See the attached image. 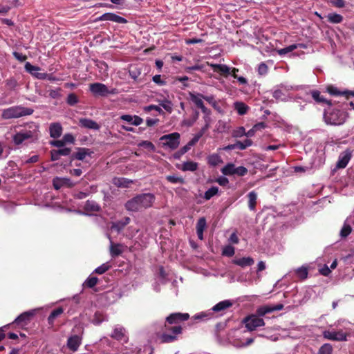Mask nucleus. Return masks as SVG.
I'll return each instance as SVG.
<instances>
[{"instance_id":"4be33fe9","label":"nucleus","mask_w":354,"mask_h":354,"mask_svg":"<svg viewBox=\"0 0 354 354\" xmlns=\"http://www.w3.org/2000/svg\"><path fill=\"white\" fill-rule=\"evenodd\" d=\"M131 221V218L125 216L120 221L112 222V230H115L118 233L120 232Z\"/></svg>"},{"instance_id":"37998d69","label":"nucleus","mask_w":354,"mask_h":354,"mask_svg":"<svg viewBox=\"0 0 354 354\" xmlns=\"http://www.w3.org/2000/svg\"><path fill=\"white\" fill-rule=\"evenodd\" d=\"M333 346L328 343L324 344L319 349L317 354H332Z\"/></svg>"},{"instance_id":"6ab92c4d","label":"nucleus","mask_w":354,"mask_h":354,"mask_svg":"<svg viewBox=\"0 0 354 354\" xmlns=\"http://www.w3.org/2000/svg\"><path fill=\"white\" fill-rule=\"evenodd\" d=\"M71 149L68 147H64L59 149H54L50 151L51 160L55 161L59 159L61 156H66L70 155Z\"/></svg>"},{"instance_id":"3c124183","label":"nucleus","mask_w":354,"mask_h":354,"mask_svg":"<svg viewBox=\"0 0 354 354\" xmlns=\"http://www.w3.org/2000/svg\"><path fill=\"white\" fill-rule=\"evenodd\" d=\"M232 136L234 138H241L242 136H245V128L243 127H240L236 129H234L232 133Z\"/></svg>"},{"instance_id":"4468645a","label":"nucleus","mask_w":354,"mask_h":354,"mask_svg":"<svg viewBox=\"0 0 354 354\" xmlns=\"http://www.w3.org/2000/svg\"><path fill=\"white\" fill-rule=\"evenodd\" d=\"M82 344V337L78 335H73L68 337L67 340L68 348L75 352L77 351L79 346Z\"/></svg>"},{"instance_id":"a19ab883","label":"nucleus","mask_w":354,"mask_h":354,"mask_svg":"<svg viewBox=\"0 0 354 354\" xmlns=\"http://www.w3.org/2000/svg\"><path fill=\"white\" fill-rule=\"evenodd\" d=\"M218 192V188L217 187H212L209 189H208L204 194L203 198L208 201L211 199L214 196L217 194Z\"/></svg>"},{"instance_id":"423d86ee","label":"nucleus","mask_w":354,"mask_h":354,"mask_svg":"<svg viewBox=\"0 0 354 354\" xmlns=\"http://www.w3.org/2000/svg\"><path fill=\"white\" fill-rule=\"evenodd\" d=\"M34 110L30 108L21 106H14L2 111L1 117L3 119L9 120L18 118L32 114Z\"/></svg>"},{"instance_id":"aec40b11","label":"nucleus","mask_w":354,"mask_h":354,"mask_svg":"<svg viewBox=\"0 0 354 354\" xmlns=\"http://www.w3.org/2000/svg\"><path fill=\"white\" fill-rule=\"evenodd\" d=\"M53 185L55 189L58 190L62 187L66 185L68 187L73 186V183L68 178H59L56 177L53 180Z\"/></svg>"},{"instance_id":"864d4df0","label":"nucleus","mask_w":354,"mask_h":354,"mask_svg":"<svg viewBox=\"0 0 354 354\" xmlns=\"http://www.w3.org/2000/svg\"><path fill=\"white\" fill-rule=\"evenodd\" d=\"M235 253L234 248L231 245L225 246L222 252V254L226 257H232Z\"/></svg>"},{"instance_id":"2f4dec72","label":"nucleus","mask_w":354,"mask_h":354,"mask_svg":"<svg viewBox=\"0 0 354 354\" xmlns=\"http://www.w3.org/2000/svg\"><path fill=\"white\" fill-rule=\"evenodd\" d=\"M222 162V158L218 153H213L207 157V163L210 166L216 167Z\"/></svg>"},{"instance_id":"c85d7f7f","label":"nucleus","mask_w":354,"mask_h":354,"mask_svg":"<svg viewBox=\"0 0 354 354\" xmlns=\"http://www.w3.org/2000/svg\"><path fill=\"white\" fill-rule=\"evenodd\" d=\"M189 98L191 101L196 106V107L201 109L203 107L204 103L203 102V97H201L200 95H203L201 93H194L192 92H189Z\"/></svg>"},{"instance_id":"680f3d73","label":"nucleus","mask_w":354,"mask_h":354,"mask_svg":"<svg viewBox=\"0 0 354 354\" xmlns=\"http://www.w3.org/2000/svg\"><path fill=\"white\" fill-rule=\"evenodd\" d=\"M62 140L66 145V143H73L75 138L71 133H66L63 136Z\"/></svg>"},{"instance_id":"72a5a7b5","label":"nucleus","mask_w":354,"mask_h":354,"mask_svg":"<svg viewBox=\"0 0 354 354\" xmlns=\"http://www.w3.org/2000/svg\"><path fill=\"white\" fill-rule=\"evenodd\" d=\"M248 207L250 210H254L257 205V194L254 191H252L248 194Z\"/></svg>"},{"instance_id":"bb28decb","label":"nucleus","mask_w":354,"mask_h":354,"mask_svg":"<svg viewBox=\"0 0 354 354\" xmlns=\"http://www.w3.org/2000/svg\"><path fill=\"white\" fill-rule=\"evenodd\" d=\"M233 303L230 300H223L216 304L213 308L212 310L214 312H220L225 310L227 308L232 307Z\"/></svg>"},{"instance_id":"a878e982","label":"nucleus","mask_w":354,"mask_h":354,"mask_svg":"<svg viewBox=\"0 0 354 354\" xmlns=\"http://www.w3.org/2000/svg\"><path fill=\"white\" fill-rule=\"evenodd\" d=\"M84 209L87 212L86 214H88V212L100 211V207L95 201L88 200L84 206ZM80 214H85L82 212H80Z\"/></svg>"},{"instance_id":"c9c22d12","label":"nucleus","mask_w":354,"mask_h":354,"mask_svg":"<svg viewBox=\"0 0 354 354\" xmlns=\"http://www.w3.org/2000/svg\"><path fill=\"white\" fill-rule=\"evenodd\" d=\"M18 6V0L8 1L5 4L0 5V14L7 13L12 6Z\"/></svg>"},{"instance_id":"7ed1b4c3","label":"nucleus","mask_w":354,"mask_h":354,"mask_svg":"<svg viewBox=\"0 0 354 354\" xmlns=\"http://www.w3.org/2000/svg\"><path fill=\"white\" fill-rule=\"evenodd\" d=\"M39 127L37 125L29 126L21 129L13 136L12 140L16 145H19L26 140L34 141L38 137Z\"/></svg>"},{"instance_id":"13d9d810","label":"nucleus","mask_w":354,"mask_h":354,"mask_svg":"<svg viewBox=\"0 0 354 354\" xmlns=\"http://www.w3.org/2000/svg\"><path fill=\"white\" fill-rule=\"evenodd\" d=\"M109 267H110V266H109V263H104L102 266L97 267L94 270V272L97 273V274H103V273H104L106 271H107L109 270Z\"/></svg>"},{"instance_id":"473e14b6","label":"nucleus","mask_w":354,"mask_h":354,"mask_svg":"<svg viewBox=\"0 0 354 354\" xmlns=\"http://www.w3.org/2000/svg\"><path fill=\"white\" fill-rule=\"evenodd\" d=\"M234 109L241 115H245L249 110V106L242 102H236L234 104Z\"/></svg>"},{"instance_id":"c756f323","label":"nucleus","mask_w":354,"mask_h":354,"mask_svg":"<svg viewBox=\"0 0 354 354\" xmlns=\"http://www.w3.org/2000/svg\"><path fill=\"white\" fill-rule=\"evenodd\" d=\"M112 183L118 187H129L133 181L125 178H114L112 179Z\"/></svg>"},{"instance_id":"1a4fd4ad","label":"nucleus","mask_w":354,"mask_h":354,"mask_svg":"<svg viewBox=\"0 0 354 354\" xmlns=\"http://www.w3.org/2000/svg\"><path fill=\"white\" fill-rule=\"evenodd\" d=\"M323 336L325 339L333 341H344L346 340V334L342 330L339 331H330L325 330L323 333Z\"/></svg>"},{"instance_id":"b1692460","label":"nucleus","mask_w":354,"mask_h":354,"mask_svg":"<svg viewBox=\"0 0 354 354\" xmlns=\"http://www.w3.org/2000/svg\"><path fill=\"white\" fill-rule=\"evenodd\" d=\"M211 66L214 72L218 73L225 77L230 75V68L227 65L215 64H212Z\"/></svg>"},{"instance_id":"a18cd8bd","label":"nucleus","mask_w":354,"mask_h":354,"mask_svg":"<svg viewBox=\"0 0 354 354\" xmlns=\"http://www.w3.org/2000/svg\"><path fill=\"white\" fill-rule=\"evenodd\" d=\"M297 48H298V45L292 44L286 48L279 49L277 50V52L279 55H284L288 53L293 51L294 50L297 49Z\"/></svg>"},{"instance_id":"2eb2a0df","label":"nucleus","mask_w":354,"mask_h":354,"mask_svg":"<svg viewBox=\"0 0 354 354\" xmlns=\"http://www.w3.org/2000/svg\"><path fill=\"white\" fill-rule=\"evenodd\" d=\"M312 98L314 101L319 104H328L329 106H332L334 103L331 100H328L324 96L321 95V92L318 90H312L310 92Z\"/></svg>"},{"instance_id":"20e7f679","label":"nucleus","mask_w":354,"mask_h":354,"mask_svg":"<svg viewBox=\"0 0 354 354\" xmlns=\"http://www.w3.org/2000/svg\"><path fill=\"white\" fill-rule=\"evenodd\" d=\"M169 324L165 321L164 331L160 337L161 343H171L178 339V335L183 332V328L180 325H174Z\"/></svg>"},{"instance_id":"69168bd1","label":"nucleus","mask_w":354,"mask_h":354,"mask_svg":"<svg viewBox=\"0 0 354 354\" xmlns=\"http://www.w3.org/2000/svg\"><path fill=\"white\" fill-rule=\"evenodd\" d=\"M201 109L202 112L205 114V116H204L205 121L207 122V120H210L209 115L212 113L211 110L207 109V107H205V105L203 106V107L201 108Z\"/></svg>"},{"instance_id":"c03bdc74","label":"nucleus","mask_w":354,"mask_h":354,"mask_svg":"<svg viewBox=\"0 0 354 354\" xmlns=\"http://www.w3.org/2000/svg\"><path fill=\"white\" fill-rule=\"evenodd\" d=\"M328 19L330 23L339 24L343 21V17L339 14L333 13L328 15Z\"/></svg>"},{"instance_id":"dca6fc26","label":"nucleus","mask_w":354,"mask_h":354,"mask_svg":"<svg viewBox=\"0 0 354 354\" xmlns=\"http://www.w3.org/2000/svg\"><path fill=\"white\" fill-rule=\"evenodd\" d=\"M79 126L82 128L93 130H99L100 128V124L89 118H80L79 120Z\"/></svg>"},{"instance_id":"e433bc0d","label":"nucleus","mask_w":354,"mask_h":354,"mask_svg":"<svg viewBox=\"0 0 354 354\" xmlns=\"http://www.w3.org/2000/svg\"><path fill=\"white\" fill-rule=\"evenodd\" d=\"M236 167L233 163H228L221 169V172L225 176L235 175Z\"/></svg>"},{"instance_id":"f8f14e48","label":"nucleus","mask_w":354,"mask_h":354,"mask_svg":"<svg viewBox=\"0 0 354 354\" xmlns=\"http://www.w3.org/2000/svg\"><path fill=\"white\" fill-rule=\"evenodd\" d=\"M352 157V152L349 149H346V151L342 152L339 156L338 161L336 164V167L337 169H344L345 168L348 162L350 161Z\"/></svg>"},{"instance_id":"58836bf2","label":"nucleus","mask_w":354,"mask_h":354,"mask_svg":"<svg viewBox=\"0 0 354 354\" xmlns=\"http://www.w3.org/2000/svg\"><path fill=\"white\" fill-rule=\"evenodd\" d=\"M126 248L127 246L122 244H115L112 243V257L121 254Z\"/></svg>"},{"instance_id":"0eeeda50","label":"nucleus","mask_w":354,"mask_h":354,"mask_svg":"<svg viewBox=\"0 0 354 354\" xmlns=\"http://www.w3.org/2000/svg\"><path fill=\"white\" fill-rule=\"evenodd\" d=\"M164 148L174 150L180 144V133L177 132L166 134L160 138Z\"/></svg>"},{"instance_id":"de8ad7c7","label":"nucleus","mask_w":354,"mask_h":354,"mask_svg":"<svg viewBox=\"0 0 354 354\" xmlns=\"http://www.w3.org/2000/svg\"><path fill=\"white\" fill-rule=\"evenodd\" d=\"M201 97H203V99L205 100L206 102H207L210 105L213 106L215 109H218V103L216 100H215V97L214 95H200Z\"/></svg>"},{"instance_id":"4c0bfd02","label":"nucleus","mask_w":354,"mask_h":354,"mask_svg":"<svg viewBox=\"0 0 354 354\" xmlns=\"http://www.w3.org/2000/svg\"><path fill=\"white\" fill-rule=\"evenodd\" d=\"M129 75L134 81H138V78L141 75V68L137 66H131L129 70Z\"/></svg>"},{"instance_id":"9b49d317","label":"nucleus","mask_w":354,"mask_h":354,"mask_svg":"<svg viewBox=\"0 0 354 354\" xmlns=\"http://www.w3.org/2000/svg\"><path fill=\"white\" fill-rule=\"evenodd\" d=\"M25 69L28 73H29L30 74H31L32 75H33L39 80H45L48 76L47 73L39 72V67L33 66L30 62L26 63Z\"/></svg>"},{"instance_id":"a211bd4d","label":"nucleus","mask_w":354,"mask_h":354,"mask_svg":"<svg viewBox=\"0 0 354 354\" xmlns=\"http://www.w3.org/2000/svg\"><path fill=\"white\" fill-rule=\"evenodd\" d=\"M35 314V310H32L30 311H26L21 313L19 315L14 321V323L19 325V324H26L28 322H30L31 317H32Z\"/></svg>"},{"instance_id":"7c9ffc66","label":"nucleus","mask_w":354,"mask_h":354,"mask_svg":"<svg viewBox=\"0 0 354 354\" xmlns=\"http://www.w3.org/2000/svg\"><path fill=\"white\" fill-rule=\"evenodd\" d=\"M198 165L197 162L194 161H187L183 162L181 167H178V169L183 171H195L197 170Z\"/></svg>"},{"instance_id":"338daca9","label":"nucleus","mask_w":354,"mask_h":354,"mask_svg":"<svg viewBox=\"0 0 354 354\" xmlns=\"http://www.w3.org/2000/svg\"><path fill=\"white\" fill-rule=\"evenodd\" d=\"M152 80H153V82H155L156 84H157L160 86H162L166 84V82L165 81L162 80L160 75H154L153 77Z\"/></svg>"},{"instance_id":"f257e3e1","label":"nucleus","mask_w":354,"mask_h":354,"mask_svg":"<svg viewBox=\"0 0 354 354\" xmlns=\"http://www.w3.org/2000/svg\"><path fill=\"white\" fill-rule=\"evenodd\" d=\"M283 308L282 304L277 305H264L259 306L254 314H251L243 318L242 322L249 331L255 330L257 328L265 326V322L262 318L266 315Z\"/></svg>"},{"instance_id":"5701e85b","label":"nucleus","mask_w":354,"mask_h":354,"mask_svg":"<svg viewBox=\"0 0 354 354\" xmlns=\"http://www.w3.org/2000/svg\"><path fill=\"white\" fill-rule=\"evenodd\" d=\"M49 133L51 138H58L62 133V127L59 123H53L50 125Z\"/></svg>"},{"instance_id":"cd10ccee","label":"nucleus","mask_w":354,"mask_h":354,"mask_svg":"<svg viewBox=\"0 0 354 354\" xmlns=\"http://www.w3.org/2000/svg\"><path fill=\"white\" fill-rule=\"evenodd\" d=\"M92 152L90 149L86 148H78V151L77 153H73L71 156L72 159H77L80 160H83L86 156H90Z\"/></svg>"},{"instance_id":"09e8293b","label":"nucleus","mask_w":354,"mask_h":354,"mask_svg":"<svg viewBox=\"0 0 354 354\" xmlns=\"http://www.w3.org/2000/svg\"><path fill=\"white\" fill-rule=\"evenodd\" d=\"M5 82L6 86L10 90H14L18 86L17 80L14 77L7 79Z\"/></svg>"},{"instance_id":"9d476101","label":"nucleus","mask_w":354,"mask_h":354,"mask_svg":"<svg viewBox=\"0 0 354 354\" xmlns=\"http://www.w3.org/2000/svg\"><path fill=\"white\" fill-rule=\"evenodd\" d=\"M189 318L188 313H175L170 314L166 318V321L169 324L178 325L179 323L186 321Z\"/></svg>"},{"instance_id":"412c9836","label":"nucleus","mask_w":354,"mask_h":354,"mask_svg":"<svg viewBox=\"0 0 354 354\" xmlns=\"http://www.w3.org/2000/svg\"><path fill=\"white\" fill-rule=\"evenodd\" d=\"M232 263L235 265H237L241 268H245L247 266H251L254 264V260L253 258L250 257H242L239 259H234L232 260Z\"/></svg>"},{"instance_id":"f03ea898","label":"nucleus","mask_w":354,"mask_h":354,"mask_svg":"<svg viewBox=\"0 0 354 354\" xmlns=\"http://www.w3.org/2000/svg\"><path fill=\"white\" fill-rule=\"evenodd\" d=\"M155 199V196L151 193L138 194L125 203V207L128 211L138 212L151 207Z\"/></svg>"},{"instance_id":"6e6d98bb","label":"nucleus","mask_w":354,"mask_h":354,"mask_svg":"<svg viewBox=\"0 0 354 354\" xmlns=\"http://www.w3.org/2000/svg\"><path fill=\"white\" fill-rule=\"evenodd\" d=\"M191 149V147L187 144L182 148H180L175 154L174 157L176 158H179L181 156L187 153L189 149Z\"/></svg>"},{"instance_id":"774afa93","label":"nucleus","mask_w":354,"mask_h":354,"mask_svg":"<svg viewBox=\"0 0 354 354\" xmlns=\"http://www.w3.org/2000/svg\"><path fill=\"white\" fill-rule=\"evenodd\" d=\"M273 97L277 100H282L283 99L284 94L281 90H276L272 93Z\"/></svg>"},{"instance_id":"ddd939ff","label":"nucleus","mask_w":354,"mask_h":354,"mask_svg":"<svg viewBox=\"0 0 354 354\" xmlns=\"http://www.w3.org/2000/svg\"><path fill=\"white\" fill-rule=\"evenodd\" d=\"M327 92L331 95H343L348 100L351 96L354 97V91L345 90L340 91L338 88L333 85H329L326 87Z\"/></svg>"},{"instance_id":"39448f33","label":"nucleus","mask_w":354,"mask_h":354,"mask_svg":"<svg viewBox=\"0 0 354 354\" xmlns=\"http://www.w3.org/2000/svg\"><path fill=\"white\" fill-rule=\"evenodd\" d=\"M346 117L347 113L345 111L337 109L325 111L324 113V120L325 122L330 125H341L344 124Z\"/></svg>"},{"instance_id":"0e129e2a","label":"nucleus","mask_w":354,"mask_h":354,"mask_svg":"<svg viewBox=\"0 0 354 354\" xmlns=\"http://www.w3.org/2000/svg\"><path fill=\"white\" fill-rule=\"evenodd\" d=\"M268 69V66L265 63L262 62L259 65L258 72L260 75H265L267 73Z\"/></svg>"},{"instance_id":"49530a36","label":"nucleus","mask_w":354,"mask_h":354,"mask_svg":"<svg viewBox=\"0 0 354 354\" xmlns=\"http://www.w3.org/2000/svg\"><path fill=\"white\" fill-rule=\"evenodd\" d=\"M252 145V141L250 139H245L244 141H236V145L237 146V149L240 150H244L248 147H250Z\"/></svg>"},{"instance_id":"4d7b16f0","label":"nucleus","mask_w":354,"mask_h":354,"mask_svg":"<svg viewBox=\"0 0 354 354\" xmlns=\"http://www.w3.org/2000/svg\"><path fill=\"white\" fill-rule=\"evenodd\" d=\"M352 231V228L349 225H344L340 231V235L342 237H346L348 236Z\"/></svg>"},{"instance_id":"5fc2aeb1","label":"nucleus","mask_w":354,"mask_h":354,"mask_svg":"<svg viewBox=\"0 0 354 354\" xmlns=\"http://www.w3.org/2000/svg\"><path fill=\"white\" fill-rule=\"evenodd\" d=\"M66 102L71 106L75 105L78 102L77 96L73 93H70L67 97Z\"/></svg>"},{"instance_id":"f704fd0d","label":"nucleus","mask_w":354,"mask_h":354,"mask_svg":"<svg viewBox=\"0 0 354 354\" xmlns=\"http://www.w3.org/2000/svg\"><path fill=\"white\" fill-rule=\"evenodd\" d=\"M165 179L169 183H172V184L183 185L185 183V180L182 176H178L175 174L167 175L165 176Z\"/></svg>"},{"instance_id":"79ce46f5","label":"nucleus","mask_w":354,"mask_h":354,"mask_svg":"<svg viewBox=\"0 0 354 354\" xmlns=\"http://www.w3.org/2000/svg\"><path fill=\"white\" fill-rule=\"evenodd\" d=\"M138 147H142L150 152H154L156 151L154 145L148 140L142 141L138 144Z\"/></svg>"},{"instance_id":"f3484780","label":"nucleus","mask_w":354,"mask_h":354,"mask_svg":"<svg viewBox=\"0 0 354 354\" xmlns=\"http://www.w3.org/2000/svg\"><path fill=\"white\" fill-rule=\"evenodd\" d=\"M112 338H114L122 343L127 342L129 338L126 330L123 327H116L112 333Z\"/></svg>"},{"instance_id":"6e6552de","label":"nucleus","mask_w":354,"mask_h":354,"mask_svg":"<svg viewBox=\"0 0 354 354\" xmlns=\"http://www.w3.org/2000/svg\"><path fill=\"white\" fill-rule=\"evenodd\" d=\"M89 88L95 96L105 97L111 93L109 88L102 83L91 84Z\"/></svg>"},{"instance_id":"bf43d9fd","label":"nucleus","mask_w":354,"mask_h":354,"mask_svg":"<svg viewBox=\"0 0 354 354\" xmlns=\"http://www.w3.org/2000/svg\"><path fill=\"white\" fill-rule=\"evenodd\" d=\"M248 173V169L243 166H239L235 169V175L244 176Z\"/></svg>"},{"instance_id":"393cba45","label":"nucleus","mask_w":354,"mask_h":354,"mask_svg":"<svg viewBox=\"0 0 354 354\" xmlns=\"http://www.w3.org/2000/svg\"><path fill=\"white\" fill-rule=\"evenodd\" d=\"M207 226L206 219L205 217L200 218L196 223V233L200 240H203V232Z\"/></svg>"},{"instance_id":"603ef678","label":"nucleus","mask_w":354,"mask_h":354,"mask_svg":"<svg viewBox=\"0 0 354 354\" xmlns=\"http://www.w3.org/2000/svg\"><path fill=\"white\" fill-rule=\"evenodd\" d=\"M160 105L165 109L166 110L167 112L169 113H171L172 111H173V109H172V103L171 101L168 100H162L160 103Z\"/></svg>"},{"instance_id":"052dcab7","label":"nucleus","mask_w":354,"mask_h":354,"mask_svg":"<svg viewBox=\"0 0 354 354\" xmlns=\"http://www.w3.org/2000/svg\"><path fill=\"white\" fill-rule=\"evenodd\" d=\"M112 21L119 24H126L127 22V19H125L124 17H122L113 13H112Z\"/></svg>"},{"instance_id":"8fccbe9b","label":"nucleus","mask_w":354,"mask_h":354,"mask_svg":"<svg viewBox=\"0 0 354 354\" xmlns=\"http://www.w3.org/2000/svg\"><path fill=\"white\" fill-rule=\"evenodd\" d=\"M98 279L95 277H89L84 282V285L88 288H93L97 283Z\"/></svg>"},{"instance_id":"ea45409f","label":"nucleus","mask_w":354,"mask_h":354,"mask_svg":"<svg viewBox=\"0 0 354 354\" xmlns=\"http://www.w3.org/2000/svg\"><path fill=\"white\" fill-rule=\"evenodd\" d=\"M296 275L301 280L306 279L308 277V270L306 267L302 266L295 270Z\"/></svg>"},{"instance_id":"e2e57ef3","label":"nucleus","mask_w":354,"mask_h":354,"mask_svg":"<svg viewBox=\"0 0 354 354\" xmlns=\"http://www.w3.org/2000/svg\"><path fill=\"white\" fill-rule=\"evenodd\" d=\"M330 3L335 7L342 8L345 6L346 1L344 0H330Z\"/></svg>"}]
</instances>
